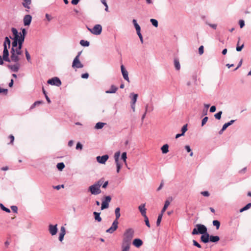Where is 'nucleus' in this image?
<instances>
[{"label": "nucleus", "mask_w": 251, "mask_h": 251, "mask_svg": "<svg viewBox=\"0 0 251 251\" xmlns=\"http://www.w3.org/2000/svg\"><path fill=\"white\" fill-rule=\"evenodd\" d=\"M104 181V178H101L95 183L90 186L88 189V191L91 193L92 195H97L101 193L100 186Z\"/></svg>", "instance_id": "nucleus-1"}, {"label": "nucleus", "mask_w": 251, "mask_h": 251, "mask_svg": "<svg viewBox=\"0 0 251 251\" xmlns=\"http://www.w3.org/2000/svg\"><path fill=\"white\" fill-rule=\"evenodd\" d=\"M134 231L133 228L126 229L124 233L122 242L131 244V240L134 237Z\"/></svg>", "instance_id": "nucleus-2"}, {"label": "nucleus", "mask_w": 251, "mask_h": 251, "mask_svg": "<svg viewBox=\"0 0 251 251\" xmlns=\"http://www.w3.org/2000/svg\"><path fill=\"white\" fill-rule=\"evenodd\" d=\"M196 227L193 229L192 234L198 235L203 234L207 232V228L205 226L202 224H197L195 226Z\"/></svg>", "instance_id": "nucleus-3"}, {"label": "nucleus", "mask_w": 251, "mask_h": 251, "mask_svg": "<svg viewBox=\"0 0 251 251\" xmlns=\"http://www.w3.org/2000/svg\"><path fill=\"white\" fill-rule=\"evenodd\" d=\"M17 52L16 51V50H11V56L10 57V62H19L20 60V57H19V55H21L22 53H17Z\"/></svg>", "instance_id": "nucleus-4"}, {"label": "nucleus", "mask_w": 251, "mask_h": 251, "mask_svg": "<svg viewBox=\"0 0 251 251\" xmlns=\"http://www.w3.org/2000/svg\"><path fill=\"white\" fill-rule=\"evenodd\" d=\"M102 29V26L100 24H97L92 28V30H90V31L94 35H99L101 34Z\"/></svg>", "instance_id": "nucleus-5"}, {"label": "nucleus", "mask_w": 251, "mask_h": 251, "mask_svg": "<svg viewBox=\"0 0 251 251\" xmlns=\"http://www.w3.org/2000/svg\"><path fill=\"white\" fill-rule=\"evenodd\" d=\"M111 200V198L110 196H105L104 197V200L102 201L101 205V210H104L108 208L109 203Z\"/></svg>", "instance_id": "nucleus-6"}, {"label": "nucleus", "mask_w": 251, "mask_h": 251, "mask_svg": "<svg viewBox=\"0 0 251 251\" xmlns=\"http://www.w3.org/2000/svg\"><path fill=\"white\" fill-rule=\"evenodd\" d=\"M47 82L49 84L56 86H60L61 85V80L57 77H54L51 79H49Z\"/></svg>", "instance_id": "nucleus-7"}, {"label": "nucleus", "mask_w": 251, "mask_h": 251, "mask_svg": "<svg viewBox=\"0 0 251 251\" xmlns=\"http://www.w3.org/2000/svg\"><path fill=\"white\" fill-rule=\"evenodd\" d=\"M118 224H119L118 221H117V220H115L113 222L111 227L110 228H109L108 229H107L106 230V232L107 233H109L110 234L113 233L117 229V228L118 227Z\"/></svg>", "instance_id": "nucleus-8"}, {"label": "nucleus", "mask_w": 251, "mask_h": 251, "mask_svg": "<svg viewBox=\"0 0 251 251\" xmlns=\"http://www.w3.org/2000/svg\"><path fill=\"white\" fill-rule=\"evenodd\" d=\"M83 66V65L80 62L77 57H75L72 63V67L79 69L82 68Z\"/></svg>", "instance_id": "nucleus-9"}, {"label": "nucleus", "mask_w": 251, "mask_h": 251, "mask_svg": "<svg viewBox=\"0 0 251 251\" xmlns=\"http://www.w3.org/2000/svg\"><path fill=\"white\" fill-rule=\"evenodd\" d=\"M10 48L7 47H3V59L4 61L10 62V58H9V53L8 51V49Z\"/></svg>", "instance_id": "nucleus-10"}, {"label": "nucleus", "mask_w": 251, "mask_h": 251, "mask_svg": "<svg viewBox=\"0 0 251 251\" xmlns=\"http://www.w3.org/2000/svg\"><path fill=\"white\" fill-rule=\"evenodd\" d=\"M109 156L107 154L102 156H98L96 157L97 162L102 164H105Z\"/></svg>", "instance_id": "nucleus-11"}, {"label": "nucleus", "mask_w": 251, "mask_h": 251, "mask_svg": "<svg viewBox=\"0 0 251 251\" xmlns=\"http://www.w3.org/2000/svg\"><path fill=\"white\" fill-rule=\"evenodd\" d=\"M11 31L13 34L14 37L12 38L11 36H9V38L12 40H16L18 41V40H20L21 38V35L19 34V32H18V30L16 28L14 27H12L11 28Z\"/></svg>", "instance_id": "nucleus-12"}, {"label": "nucleus", "mask_w": 251, "mask_h": 251, "mask_svg": "<svg viewBox=\"0 0 251 251\" xmlns=\"http://www.w3.org/2000/svg\"><path fill=\"white\" fill-rule=\"evenodd\" d=\"M210 235L206 232V233L201 235L200 240L204 244L210 242Z\"/></svg>", "instance_id": "nucleus-13"}, {"label": "nucleus", "mask_w": 251, "mask_h": 251, "mask_svg": "<svg viewBox=\"0 0 251 251\" xmlns=\"http://www.w3.org/2000/svg\"><path fill=\"white\" fill-rule=\"evenodd\" d=\"M15 63V64L14 65H8L7 67L12 72H18L20 67V64L19 62Z\"/></svg>", "instance_id": "nucleus-14"}, {"label": "nucleus", "mask_w": 251, "mask_h": 251, "mask_svg": "<svg viewBox=\"0 0 251 251\" xmlns=\"http://www.w3.org/2000/svg\"><path fill=\"white\" fill-rule=\"evenodd\" d=\"M121 69L124 78L129 82L128 74L123 65L121 66Z\"/></svg>", "instance_id": "nucleus-15"}, {"label": "nucleus", "mask_w": 251, "mask_h": 251, "mask_svg": "<svg viewBox=\"0 0 251 251\" xmlns=\"http://www.w3.org/2000/svg\"><path fill=\"white\" fill-rule=\"evenodd\" d=\"M32 16L30 15H26L25 16L23 21L25 26L29 25L31 22Z\"/></svg>", "instance_id": "nucleus-16"}, {"label": "nucleus", "mask_w": 251, "mask_h": 251, "mask_svg": "<svg viewBox=\"0 0 251 251\" xmlns=\"http://www.w3.org/2000/svg\"><path fill=\"white\" fill-rule=\"evenodd\" d=\"M49 231L51 235L53 236V235H55L57 232V225H49Z\"/></svg>", "instance_id": "nucleus-17"}, {"label": "nucleus", "mask_w": 251, "mask_h": 251, "mask_svg": "<svg viewBox=\"0 0 251 251\" xmlns=\"http://www.w3.org/2000/svg\"><path fill=\"white\" fill-rule=\"evenodd\" d=\"M24 41L25 40H22V39H20L17 47H16L14 50H16V51L17 52V53H22V49Z\"/></svg>", "instance_id": "nucleus-18"}, {"label": "nucleus", "mask_w": 251, "mask_h": 251, "mask_svg": "<svg viewBox=\"0 0 251 251\" xmlns=\"http://www.w3.org/2000/svg\"><path fill=\"white\" fill-rule=\"evenodd\" d=\"M31 3V0H23V2H22L23 6L26 8V11L29 12L28 9L30 8V5Z\"/></svg>", "instance_id": "nucleus-19"}, {"label": "nucleus", "mask_w": 251, "mask_h": 251, "mask_svg": "<svg viewBox=\"0 0 251 251\" xmlns=\"http://www.w3.org/2000/svg\"><path fill=\"white\" fill-rule=\"evenodd\" d=\"M143 242L142 240L139 238L135 239L132 242L133 245L137 248L140 247L143 245Z\"/></svg>", "instance_id": "nucleus-20"}, {"label": "nucleus", "mask_w": 251, "mask_h": 251, "mask_svg": "<svg viewBox=\"0 0 251 251\" xmlns=\"http://www.w3.org/2000/svg\"><path fill=\"white\" fill-rule=\"evenodd\" d=\"M138 209L141 214V215L144 217L146 215V208H145V203L141 204L139 207Z\"/></svg>", "instance_id": "nucleus-21"}, {"label": "nucleus", "mask_w": 251, "mask_h": 251, "mask_svg": "<svg viewBox=\"0 0 251 251\" xmlns=\"http://www.w3.org/2000/svg\"><path fill=\"white\" fill-rule=\"evenodd\" d=\"M131 244L122 242L121 245V251H129L130 249V246Z\"/></svg>", "instance_id": "nucleus-22"}, {"label": "nucleus", "mask_w": 251, "mask_h": 251, "mask_svg": "<svg viewBox=\"0 0 251 251\" xmlns=\"http://www.w3.org/2000/svg\"><path fill=\"white\" fill-rule=\"evenodd\" d=\"M154 109V107L152 102L150 103H148L145 106V111L146 112H151Z\"/></svg>", "instance_id": "nucleus-23"}, {"label": "nucleus", "mask_w": 251, "mask_h": 251, "mask_svg": "<svg viewBox=\"0 0 251 251\" xmlns=\"http://www.w3.org/2000/svg\"><path fill=\"white\" fill-rule=\"evenodd\" d=\"M118 90V88L114 85H112L110 87V89L105 91L106 94H113L116 92Z\"/></svg>", "instance_id": "nucleus-24"}, {"label": "nucleus", "mask_w": 251, "mask_h": 251, "mask_svg": "<svg viewBox=\"0 0 251 251\" xmlns=\"http://www.w3.org/2000/svg\"><path fill=\"white\" fill-rule=\"evenodd\" d=\"M9 37H5L4 39V41L3 43V47H7L10 48L11 45V41L10 40Z\"/></svg>", "instance_id": "nucleus-25"}, {"label": "nucleus", "mask_w": 251, "mask_h": 251, "mask_svg": "<svg viewBox=\"0 0 251 251\" xmlns=\"http://www.w3.org/2000/svg\"><path fill=\"white\" fill-rule=\"evenodd\" d=\"M65 234V228L64 227L62 226L61 227L60 233L59 236V240L62 241L63 240L64 235Z\"/></svg>", "instance_id": "nucleus-26"}, {"label": "nucleus", "mask_w": 251, "mask_h": 251, "mask_svg": "<svg viewBox=\"0 0 251 251\" xmlns=\"http://www.w3.org/2000/svg\"><path fill=\"white\" fill-rule=\"evenodd\" d=\"M132 23H133V24L134 26V27L136 30V32L138 33V32H141V27H140V25H138V24L137 23L136 20L133 19L132 20Z\"/></svg>", "instance_id": "nucleus-27"}, {"label": "nucleus", "mask_w": 251, "mask_h": 251, "mask_svg": "<svg viewBox=\"0 0 251 251\" xmlns=\"http://www.w3.org/2000/svg\"><path fill=\"white\" fill-rule=\"evenodd\" d=\"M210 242L212 243H217L220 240V237L218 236L210 235Z\"/></svg>", "instance_id": "nucleus-28"}, {"label": "nucleus", "mask_w": 251, "mask_h": 251, "mask_svg": "<svg viewBox=\"0 0 251 251\" xmlns=\"http://www.w3.org/2000/svg\"><path fill=\"white\" fill-rule=\"evenodd\" d=\"M174 65L176 70H179L180 69V64L179 63V59L177 58L174 59Z\"/></svg>", "instance_id": "nucleus-29"}, {"label": "nucleus", "mask_w": 251, "mask_h": 251, "mask_svg": "<svg viewBox=\"0 0 251 251\" xmlns=\"http://www.w3.org/2000/svg\"><path fill=\"white\" fill-rule=\"evenodd\" d=\"M100 213L97 212H94L93 215L94 216L95 220L98 222H100L102 220L100 216Z\"/></svg>", "instance_id": "nucleus-30"}, {"label": "nucleus", "mask_w": 251, "mask_h": 251, "mask_svg": "<svg viewBox=\"0 0 251 251\" xmlns=\"http://www.w3.org/2000/svg\"><path fill=\"white\" fill-rule=\"evenodd\" d=\"M161 150L162 152L164 154H166L169 151V146L168 144L164 145L161 148Z\"/></svg>", "instance_id": "nucleus-31"}, {"label": "nucleus", "mask_w": 251, "mask_h": 251, "mask_svg": "<svg viewBox=\"0 0 251 251\" xmlns=\"http://www.w3.org/2000/svg\"><path fill=\"white\" fill-rule=\"evenodd\" d=\"M132 96L131 98V103H136V102L137 101V98H138V94H134V93H130V97Z\"/></svg>", "instance_id": "nucleus-32"}, {"label": "nucleus", "mask_w": 251, "mask_h": 251, "mask_svg": "<svg viewBox=\"0 0 251 251\" xmlns=\"http://www.w3.org/2000/svg\"><path fill=\"white\" fill-rule=\"evenodd\" d=\"M121 152L120 151H117L115 153L114 158L115 159V163H120L119 157L120 156Z\"/></svg>", "instance_id": "nucleus-33"}, {"label": "nucleus", "mask_w": 251, "mask_h": 251, "mask_svg": "<svg viewBox=\"0 0 251 251\" xmlns=\"http://www.w3.org/2000/svg\"><path fill=\"white\" fill-rule=\"evenodd\" d=\"M170 202L168 200H166L165 201V203H164L163 208L161 210V213H162V214L164 213V212L166 211V210L167 209V207L170 205Z\"/></svg>", "instance_id": "nucleus-34"}, {"label": "nucleus", "mask_w": 251, "mask_h": 251, "mask_svg": "<svg viewBox=\"0 0 251 251\" xmlns=\"http://www.w3.org/2000/svg\"><path fill=\"white\" fill-rule=\"evenodd\" d=\"M115 214L116 216L115 220H117V221H118V220L119 219L121 216L120 207H118L116 208L115 210Z\"/></svg>", "instance_id": "nucleus-35"}, {"label": "nucleus", "mask_w": 251, "mask_h": 251, "mask_svg": "<svg viewBox=\"0 0 251 251\" xmlns=\"http://www.w3.org/2000/svg\"><path fill=\"white\" fill-rule=\"evenodd\" d=\"M27 33L26 30L25 28L22 29V32H19V34L21 35V39H22V40H25V36Z\"/></svg>", "instance_id": "nucleus-36"}, {"label": "nucleus", "mask_w": 251, "mask_h": 251, "mask_svg": "<svg viewBox=\"0 0 251 251\" xmlns=\"http://www.w3.org/2000/svg\"><path fill=\"white\" fill-rule=\"evenodd\" d=\"M19 41L20 40H18V41L16 40H13V41L11 43V45H12V48L11 49V50H14L18 46V44L19 42Z\"/></svg>", "instance_id": "nucleus-37"}, {"label": "nucleus", "mask_w": 251, "mask_h": 251, "mask_svg": "<svg viewBox=\"0 0 251 251\" xmlns=\"http://www.w3.org/2000/svg\"><path fill=\"white\" fill-rule=\"evenodd\" d=\"M104 125H105V123H104L98 122L96 124L95 128L97 129H101Z\"/></svg>", "instance_id": "nucleus-38"}, {"label": "nucleus", "mask_w": 251, "mask_h": 251, "mask_svg": "<svg viewBox=\"0 0 251 251\" xmlns=\"http://www.w3.org/2000/svg\"><path fill=\"white\" fill-rule=\"evenodd\" d=\"M251 207V203H249L246 205L244 207L240 209V212H243L244 211L247 210Z\"/></svg>", "instance_id": "nucleus-39"}, {"label": "nucleus", "mask_w": 251, "mask_h": 251, "mask_svg": "<svg viewBox=\"0 0 251 251\" xmlns=\"http://www.w3.org/2000/svg\"><path fill=\"white\" fill-rule=\"evenodd\" d=\"M80 44L83 47H88L90 45V43L88 41L81 40L80 41Z\"/></svg>", "instance_id": "nucleus-40"}, {"label": "nucleus", "mask_w": 251, "mask_h": 251, "mask_svg": "<svg viewBox=\"0 0 251 251\" xmlns=\"http://www.w3.org/2000/svg\"><path fill=\"white\" fill-rule=\"evenodd\" d=\"M235 120H232L230 121L229 122H227L226 123H225L223 126L224 127V128H225L226 129L227 127H228L229 126H230L231 125H232L235 122Z\"/></svg>", "instance_id": "nucleus-41"}, {"label": "nucleus", "mask_w": 251, "mask_h": 251, "mask_svg": "<svg viewBox=\"0 0 251 251\" xmlns=\"http://www.w3.org/2000/svg\"><path fill=\"white\" fill-rule=\"evenodd\" d=\"M57 168L59 171H62L65 167V164L63 162L57 163L56 165Z\"/></svg>", "instance_id": "nucleus-42"}, {"label": "nucleus", "mask_w": 251, "mask_h": 251, "mask_svg": "<svg viewBox=\"0 0 251 251\" xmlns=\"http://www.w3.org/2000/svg\"><path fill=\"white\" fill-rule=\"evenodd\" d=\"M163 214L160 213V214H159L158 216L157 219L156 221V226H159L160 225V223H161V220L162 218Z\"/></svg>", "instance_id": "nucleus-43"}, {"label": "nucleus", "mask_w": 251, "mask_h": 251, "mask_svg": "<svg viewBox=\"0 0 251 251\" xmlns=\"http://www.w3.org/2000/svg\"><path fill=\"white\" fill-rule=\"evenodd\" d=\"M42 91H43V93L45 97V98H46L47 102L49 103H50L51 102V101H50V98H49V97L48 96L47 93L46 91H45V89L44 88V87L42 88Z\"/></svg>", "instance_id": "nucleus-44"}, {"label": "nucleus", "mask_w": 251, "mask_h": 251, "mask_svg": "<svg viewBox=\"0 0 251 251\" xmlns=\"http://www.w3.org/2000/svg\"><path fill=\"white\" fill-rule=\"evenodd\" d=\"M150 22L151 23V24L155 26V27H157L158 25V21L154 19H151L150 20Z\"/></svg>", "instance_id": "nucleus-45"}, {"label": "nucleus", "mask_w": 251, "mask_h": 251, "mask_svg": "<svg viewBox=\"0 0 251 251\" xmlns=\"http://www.w3.org/2000/svg\"><path fill=\"white\" fill-rule=\"evenodd\" d=\"M214 226H216V229H218L220 226V222L218 220H214L212 222Z\"/></svg>", "instance_id": "nucleus-46"}, {"label": "nucleus", "mask_w": 251, "mask_h": 251, "mask_svg": "<svg viewBox=\"0 0 251 251\" xmlns=\"http://www.w3.org/2000/svg\"><path fill=\"white\" fill-rule=\"evenodd\" d=\"M0 208L3 210V211H4L7 213H10V210L7 208V207H5L4 205L2 203H0Z\"/></svg>", "instance_id": "nucleus-47"}, {"label": "nucleus", "mask_w": 251, "mask_h": 251, "mask_svg": "<svg viewBox=\"0 0 251 251\" xmlns=\"http://www.w3.org/2000/svg\"><path fill=\"white\" fill-rule=\"evenodd\" d=\"M25 54L26 58L27 61L28 62H31L30 55L26 49L25 50Z\"/></svg>", "instance_id": "nucleus-48"}, {"label": "nucleus", "mask_w": 251, "mask_h": 251, "mask_svg": "<svg viewBox=\"0 0 251 251\" xmlns=\"http://www.w3.org/2000/svg\"><path fill=\"white\" fill-rule=\"evenodd\" d=\"M144 221L145 222L146 225L148 227H151V225H150V222H149V220L148 217H147V215H146V216H144Z\"/></svg>", "instance_id": "nucleus-49"}, {"label": "nucleus", "mask_w": 251, "mask_h": 251, "mask_svg": "<svg viewBox=\"0 0 251 251\" xmlns=\"http://www.w3.org/2000/svg\"><path fill=\"white\" fill-rule=\"evenodd\" d=\"M222 113L223 112L222 111H219L218 113L214 115L215 118L217 120H220L221 118Z\"/></svg>", "instance_id": "nucleus-50"}, {"label": "nucleus", "mask_w": 251, "mask_h": 251, "mask_svg": "<svg viewBox=\"0 0 251 251\" xmlns=\"http://www.w3.org/2000/svg\"><path fill=\"white\" fill-rule=\"evenodd\" d=\"M239 41L237 43V47L236 50L237 51H240L242 50L243 48L244 47V45L242 44L241 46H239Z\"/></svg>", "instance_id": "nucleus-51"}, {"label": "nucleus", "mask_w": 251, "mask_h": 251, "mask_svg": "<svg viewBox=\"0 0 251 251\" xmlns=\"http://www.w3.org/2000/svg\"><path fill=\"white\" fill-rule=\"evenodd\" d=\"M187 130V124H186L185 125H184L181 128V133H182V134H183L184 135L185 133L186 132V131Z\"/></svg>", "instance_id": "nucleus-52"}, {"label": "nucleus", "mask_w": 251, "mask_h": 251, "mask_svg": "<svg viewBox=\"0 0 251 251\" xmlns=\"http://www.w3.org/2000/svg\"><path fill=\"white\" fill-rule=\"evenodd\" d=\"M127 158L126 152H124L122 153L121 155V159L123 160L125 163H126V159Z\"/></svg>", "instance_id": "nucleus-53"}, {"label": "nucleus", "mask_w": 251, "mask_h": 251, "mask_svg": "<svg viewBox=\"0 0 251 251\" xmlns=\"http://www.w3.org/2000/svg\"><path fill=\"white\" fill-rule=\"evenodd\" d=\"M193 244L194 246L197 247L198 248H201V245L195 240H193Z\"/></svg>", "instance_id": "nucleus-54"}, {"label": "nucleus", "mask_w": 251, "mask_h": 251, "mask_svg": "<svg viewBox=\"0 0 251 251\" xmlns=\"http://www.w3.org/2000/svg\"><path fill=\"white\" fill-rule=\"evenodd\" d=\"M204 52V47L203 46H201L199 48V53L200 55H201Z\"/></svg>", "instance_id": "nucleus-55"}, {"label": "nucleus", "mask_w": 251, "mask_h": 251, "mask_svg": "<svg viewBox=\"0 0 251 251\" xmlns=\"http://www.w3.org/2000/svg\"><path fill=\"white\" fill-rule=\"evenodd\" d=\"M116 168H117L116 171L118 173H119L120 170L122 168V165L120 163H116Z\"/></svg>", "instance_id": "nucleus-56"}, {"label": "nucleus", "mask_w": 251, "mask_h": 251, "mask_svg": "<svg viewBox=\"0 0 251 251\" xmlns=\"http://www.w3.org/2000/svg\"><path fill=\"white\" fill-rule=\"evenodd\" d=\"M37 103H43V101L42 100H38L36 101L35 102H34L33 104L31 106L30 108L32 109L34 108L36 105H37Z\"/></svg>", "instance_id": "nucleus-57"}, {"label": "nucleus", "mask_w": 251, "mask_h": 251, "mask_svg": "<svg viewBox=\"0 0 251 251\" xmlns=\"http://www.w3.org/2000/svg\"><path fill=\"white\" fill-rule=\"evenodd\" d=\"M208 119V118L207 117H205L203 118L201 121V126H203L207 122V120Z\"/></svg>", "instance_id": "nucleus-58"}, {"label": "nucleus", "mask_w": 251, "mask_h": 251, "mask_svg": "<svg viewBox=\"0 0 251 251\" xmlns=\"http://www.w3.org/2000/svg\"><path fill=\"white\" fill-rule=\"evenodd\" d=\"M82 148H83V146H82V145L80 143L78 142L76 144V150H82Z\"/></svg>", "instance_id": "nucleus-59"}, {"label": "nucleus", "mask_w": 251, "mask_h": 251, "mask_svg": "<svg viewBox=\"0 0 251 251\" xmlns=\"http://www.w3.org/2000/svg\"><path fill=\"white\" fill-rule=\"evenodd\" d=\"M239 24L240 28H243L245 26V22L243 20H241L239 22Z\"/></svg>", "instance_id": "nucleus-60"}, {"label": "nucleus", "mask_w": 251, "mask_h": 251, "mask_svg": "<svg viewBox=\"0 0 251 251\" xmlns=\"http://www.w3.org/2000/svg\"><path fill=\"white\" fill-rule=\"evenodd\" d=\"M201 193L204 197H208L210 195V194L208 191H202Z\"/></svg>", "instance_id": "nucleus-61"}, {"label": "nucleus", "mask_w": 251, "mask_h": 251, "mask_svg": "<svg viewBox=\"0 0 251 251\" xmlns=\"http://www.w3.org/2000/svg\"><path fill=\"white\" fill-rule=\"evenodd\" d=\"M8 92V90L7 89L0 88V94L4 93L5 95H6Z\"/></svg>", "instance_id": "nucleus-62"}, {"label": "nucleus", "mask_w": 251, "mask_h": 251, "mask_svg": "<svg viewBox=\"0 0 251 251\" xmlns=\"http://www.w3.org/2000/svg\"><path fill=\"white\" fill-rule=\"evenodd\" d=\"M108 184V181H106L104 182H103V183L101 185L102 188H104V189H105L107 187Z\"/></svg>", "instance_id": "nucleus-63"}, {"label": "nucleus", "mask_w": 251, "mask_h": 251, "mask_svg": "<svg viewBox=\"0 0 251 251\" xmlns=\"http://www.w3.org/2000/svg\"><path fill=\"white\" fill-rule=\"evenodd\" d=\"M11 209L12 210V211L14 212H15V213H17V211H18V207H17V206L13 205V206H12L11 207Z\"/></svg>", "instance_id": "nucleus-64"}]
</instances>
